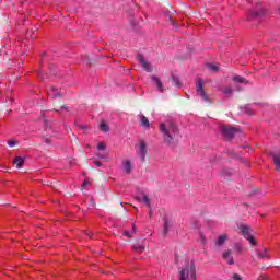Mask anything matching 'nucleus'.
Returning a JSON list of instances; mask_svg holds the SVG:
<instances>
[{
	"label": "nucleus",
	"mask_w": 280,
	"mask_h": 280,
	"mask_svg": "<svg viewBox=\"0 0 280 280\" xmlns=\"http://www.w3.org/2000/svg\"><path fill=\"white\" fill-rule=\"evenodd\" d=\"M160 130L163 133L165 143H174V139H176V135H178V127H176L174 122H162Z\"/></svg>",
	"instance_id": "obj_1"
},
{
	"label": "nucleus",
	"mask_w": 280,
	"mask_h": 280,
	"mask_svg": "<svg viewBox=\"0 0 280 280\" xmlns=\"http://www.w3.org/2000/svg\"><path fill=\"white\" fill-rule=\"evenodd\" d=\"M179 280H196V265L194 262L182 269Z\"/></svg>",
	"instance_id": "obj_2"
},
{
	"label": "nucleus",
	"mask_w": 280,
	"mask_h": 280,
	"mask_svg": "<svg viewBox=\"0 0 280 280\" xmlns=\"http://www.w3.org/2000/svg\"><path fill=\"white\" fill-rule=\"evenodd\" d=\"M221 135L226 139L228 141H231L237 135L238 130L235 127L223 125L220 127Z\"/></svg>",
	"instance_id": "obj_3"
},
{
	"label": "nucleus",
	"mask_w": 280,
	"mask_h": 280,
	"mask_svg": "<svg viewBox=\"0 0 280 280\" xmlns=\"http://www.w3.org/2000/svg\"><path fill=\"white\" fill-rule=\"evenodd\" d=\"M196 89H197V95H200L203 102H208V104H211V98H209V94L205 92V83L202 82V79H198L196 81Z\"/></svg>",
	"instance_id": "obj_4"
},
{
	"label": "nucleus",
	"mask_w": 280,
	"mask_h": 280,
	"mask_svg": "<svg viewBox=\"0 0 280 280\" xmlns=\"http://www.w3.org/2000/svg\"><path fill=\"white\" fill-rule=\"evenodd\" d=\"M240 231L243 237L249 242L250 246H257V241H255V236L250 235V228L248 225H241Z\"/></svg>",
	"instance_id": "obj_5"
},
{
	"label": "nucleus",
	"mask_w": 280,
	"mask_h": 280,
	"mask_svg": "<svg viewBox=\"0 0 280 280\" xmlns=\"http://www.w3.org/2000/svg\"><path fill=\"white\" fill-rule=\"evenodd\" d=\"M138 155L140 156V160L142 161V163L148 162V144L143 140H141L139 143Z\"/></svg>",
	"instance_id": "obj_6"
},
{
	"label": "nucleus",
	"mask_w": 280,
	"mask_h": 280,
	"mask_svg": "<svg viewBox=\"0 0 280 280\" xmlns=\"http://www.w3.org/2000/svg\"><path fill=\"white\" fill-rule=\"evenodd\" d=\"M137 59L140 62L141 67H143L144 71H148V73H152V66H150V62L145 60L143 55H138Z\"/></svg>",
	"instance_id": "obj_7"
},
{
	"label": "nucleus",
	"mask_w": 280,
	"mask_h": 280,
	"mask_svg": "<svg viewBox=\"0 0 280 280\" xmlns=\"http://www.w3.org/2000/svg\"><path fill=\"white\" fill-rule=\"evenodd\" d=\"M222 257L230 266H233V264H235V260L233 259V253L231 252V249L224 252Z\"/></svg>",
	"instance_id": "obj_8"
},
{
	"label": "nucleus",
	"mask_w": 280,
	"mask_h": 280,
	"mask_svg": "<svg viewBox=\"0 0 280 280\" xmlns=\"http://www.w3.org/2000/svg\"><path fill=\"white\" fill-rule=\"evenodd\" d=\"M132 249L137 253H143L145 250V241H138L132 245Z\"/></svg>",
	"instance_id": "obj_9"
},
{
	"label": "nucleus",
	"mask_w": 280,
	"mask_h": 280,
	"mask_svg": "<svg viewBox=\"0 0 280 280\" xmlns=\"http://www.w3.org/2000/svg\"><path fill=\"white\" fill-rule=\"evenodd\" d=\"M122 172L125 174H132V162H130V160H125L122 162Z\"/></svg>",
	"instance_id": "obj_10"
},
{
	"label": "nucleus",
	"mask_w": 280,
	"mask_h": 280,
	"mask_svg": "<svg viewBox=\"0 0 280 280\" xmlns=\"http://www.w3.org/2000/svg\"><path fill=\"white\" fill-rule=\"evenodd\" d=\"M151 80L152 82H154L160 93H165V88H163V82H161V79H159L158 77H151Z\"/></svg>",
	"instance_id": "obj_11"
},
{
	"label": "nucleus",
	"mask_w": 280,
	"mask_h": 280,
	"mask_svg": "<svg viewBox=\"0 0 280 280\" xmlns=\"http://www.w3.org/2000/svg\"><path fill=\"white\" fill-rule=\"evenodd\" d=\"M232 82H235L236 84H250V81L246 80V78L242 75H234L232 78Z\"/></svg>",
	"instance_id": "obj_12"
},
{
	"label": "nucleus",
	"mask_w": 280,
	"mask_h": 280,
	"mask_svg": "<svg viewBox=\"0 0 280 280\" xmlns=\"http://www.w3.org/2000/svg\"><path fill=\"white\" fill-rule=\"evenodd\" d=\"M13 165H15L18 170H21V167L25 165V159L21 156H16L15 159H13Z\"/></svg>",
	"instance_id": "obj_13"
},
{
	"label": "nucleus",
	"mask_w": 280,
	"mask_h": 280,
	"mask_svg": "<svg viewBox=\"0 0 280 280\" xmlns=\"http://www.w3.org/2000/svg\"><path fill=\"white\" fill-rule=\"evenodd\" d=\"M50 97H52L54 100L58 98V97H62V93L59 92L56 88H51L50 92H49Z\"/></svg>",
	"instance_id": "obj_14"
},
{
	"label": "nucleus",
	"mask_w": 280,
	"mask_h": 280,
	"mask_svg": "<svg viewBox=\"0 0 280 280\" xmlns=\"http://www.w3.org/2000/svg\"><path fill=\"white\" fill-rule=\"evenodd\" d=\"M171 226H172V221H170L167 218H165L164 219L163 235H166L170 232Z\"/></svg>",
	"instance_id": "obj_15"
},
{
	"label": "nucleus",
	"mask_w": 280,
	"mask_h": 280,
	"mask_svg": "<svg viewBox=\"0 0 280 280\" xmlns=\"http://www.w3.org/2000/svg\"><path fill=\"white\" fill-rule=\"evenodd\" d=\"M172 85L176 86L177 89H180L183 86V83H180V79L176 75L172 77Z\"/></svg>",
	"instance_id": "obj_16"
},
{
	"label": "nucleus",
	"mask_w": 280,
	"mask_h": 280,
	"mask_svg": "<svg viewBox=\"0 0 280 280\" xmlns=\"http://www.w3.org/2000/svg\"><path fill=\"white\" fill-rule=\"evenodd\" d=\"M225 97H231L233 95V89L231 86H225L221 90Z\"/></svg>",
	"instance_id": "obj_17"
},
{
	"label": "nucleus",
	"mask_w": 280,
	"mask_h": 280,
	"mask_svg": "<svg viewBox=\"0 0 280 280\" xmlns=\"http://www.w3.org/2000/svg\"><path fill=\"white\" fill-rule=\"evenodd\" d=\"M273 164L276 166L277 172H280V154L273 155Z\"/></svg>",
	"instance_id": "obj_18"
},
{
	"label": "nucleus",
	"mask_w": 280,
	"mask_h": 280,
	"mask_svg": "<svg viewBox=\"0 0 280 280\" xmlns=\"http://www.w3.org/2000/svg\"><path fill=\"white\" fill-rule=\"evenodd\" d=\"M140 124L142 128H150V120H148V117L141 116Z\"/></svg>",
	"instance_id": "obj_19"
},
{
	"label": "nucleus",
	"mask_w": 280,
	"mask_h": 280,
	"mask_svg": "<svg viewBox=\"0 0 280 280\" xmlns=\"http://www.w3.org/2000/svg\"><path fill=\"white\" fill-rule=\"evenodd\" d=\"M224 242H226V235H220L215 242V246H224Z\"/></svg>",
	"instance_id": "obj_20"
},
{
	"label": "nucleus",
	"mask_w": 280,
	"mask_h": 280,
	"mask_svg": "<svg viewBox=\"0 0 280 280\" xmlns=\"http://www.w3.org/2000/svg\"><path fill=\"white\" fill-rule=\"evenodd\" d=\"M100 130L102 132H108L109 128H108V124H106L105 121H102L100 125Z\"/></svg>",
	"instance_id": "obj_21"
},
{
	"label": "nucleus",
	"mask_w": 280,
	"mask_h": 280,
	"mask_svg": "<svg viewBox=\"0 0 280 280\" xmlns=\"http://www.w3.org/2000/svg\"><path fill=\"white\" fill-rule=\"evenodd\" d=\"M142 202H143L144 205H147V207H148L149 209H152V205L150 203V198L148 197V195H144V196L142 197Z\"/></svg>",
	"instance_id": "obj_22"
},
{
	"label": "nucleus",
	"mask_w": 280,
	"mask_h": 280,
	"mask_svg": "<svg viewBox=\"0 0 280 280\" xmlns=\"http://www.w3.org/2000/svg\"><path fill=\"white\" fill-rule=\"evenodd\" d=\"M261 14H264V13L259 12V11H254L250 14V19H259V16H261Z\"/></svg>",
	"instance_id": "obj_23"
},
{
	"label": "nucleus",
	"mask_w": 280,
	"mask_h": 280,
	"mask_svg": "<svg viewBox=\"0 0 280 280\" xmlns=\"http://www.w3.org/2000/svg\"><path fill=\"white\" fill-rule=\"evenodd\" d=\"M8 145H9V148H14V145H19V141H16V140H9L8 141Z\"/></svg>",
	"instance_id": "obj_24"
},
{
	"label": "nucleus",
	"mask_w": 280,
	"mask_h": 280,
	"mask_svg": "<svg viewBox=\"0 0 280 280\" xmlns=\"http://www.w3.org/2000/svg\"><path fill=\"white\" fill-rule=\"evenodd\" d=\"M256 255H257L258 259H266V253H261L260 250H257Z\"/></svg>",
	"instance_id": "obj_25"
},
{
	"label": "nucleus",
	"mask_w": 280,
	"mask_h": 280,
	"mask_svg": "<svg viewBox=\"0 0 280 280\" xmlns=\"http://www.w3.org/2000/svg\"><path fill=\"white\" fill-rule=\"evenodd\" d=\"M222 176H231L233 172L231 170H224L221 172Z\"/></svg>",
	"instance_id": "obj_26"
},
{
	"label": "nucleus",
	"mask_w": 280,
	"mask_h": 280,
	"mask_svg": "<svg viewBox=\"0 0 280 280\" xmlns=\"http://www.w3.org/2000/svg\"><path fill=\"white\" fill-rule=\"evenodd\" d=\"M209 69H211V71H219L218 66L215 65H209Z\"/></svg>",
	"instance_id": "obj_27"
},
{
	"label": "nucleus",
	"mask_w": 280,
	"mask_h": 280,
	"mask_svg": "<svg viewBox=\"0 0 280 280\" xmlns=\"http://www.w3.org/2000/svg\"><path fill=\"white\" fill-rule=\"evenodd\" d=\"M94 164L96 165V167H102V162L100 161H94Z\"/></svg>",
	"instance_id": "obj_28"
},
{
	"label": "nucleus",
	"mask_w": 280,
	"mask_h": 280,
	"mask_svg": "<svg viewBox=\"0 0 280 280\" xmlns=\"http://www.w3.org/2000/svg\"><path fill=\"white\" fill-rule=\"evenodd\" d=\"M86 185H89V179L83 180L82 187H86Z\"/></svg>",
	"instance_id": "obj_29"
},
{
	"label": "nucleus",
	"mask_w": 280,
	"mask_h": 280,
	"mask_svg": "<svg viewBox=\"0 0 280 280\" xmlns=\"http://www.w3.org/2000/svg\"><path fill=\"white\" fill-rule=\"evenodd\" d=\"M122 235H125V237H130V232L125 231V232L122 233Z\"/></svg>",
	"instance_id": "obj_30"
},
{
	"label": "nucleus",
	"mask_w": 280,
	"mask_h": 280,
	"mask_svg": "<svg viewBox=\"0 0 280 280\" xmlns=\"http://www.w3.org/2000/svg\"><path fill=\"white\" fill-rule=\"evenodd\" d=\"M97 148H98L100 150H104L105 145H104V143H100V144L97 145Z\"/></svg>",
	"instance_id": "obj_31"
},
{
	"label": "nucleus",
	"mask_w": 280,
	"mask_h": 280,
	"mask_svg": "<svg viewBox=\"0 0 280 280\" xmlns=\"http://www.w3.org/2000/svg\"><path fill=\"white\" fill-rule=\"evenodd\" d=\"M131 233H137V225L132 224V232Z\"/></svg>",
	"instance_id": "obj_32"
},
{
	"label": "nucleus",
	"mask_w": 280,
	"mask_h": 280,
	"mask_svg": "<svg viewBox=\"0 0 280 280\" xmlns=\"http://www.w3.org/2000/svg\"><path fill=\"white\" fill-rule=\"evenodd\" d=\"M60 108H61V109L65 108V110L69 112V108L67 107V105H61Z\"/></svg>",
	"instance_id": "obj_33"
},
{
	"label": "nucleus",
	"mask_w": 280,
	"mask_h": 280,
	"mask_svg": "<svg viewBox=\"0 0 280 280\" xmlns=\"http://www.w3.org/2000/svg\"><path fill=\"white\" fill-rule=\"evenodd\" d=\"M136 200H138V202H142L141 197H136Z\"/></svg>",
	"instance_id": "obj_34"
},
{
	"label": "nucleus",
	"mask_w": 280,
	"mask_h": 280,
	"mask_svg": "<svg viewBox=\"0 0 280 280\" xmlns=\"http://www.w3.org/2000/svg\"><path fill=\"white\" fill-rule=\"evenodd\" d=\"M200 237H201L202 242H205V234L200 233Z\"/></svg>",
	"instance_id": "obj_35"
},
{
	"label": "nucleus",
	"mask_w": 280,
	"mask_h": 280,
	"mask_svg": "<svg viewBox=\"0 0 280 280\" xmlns=\"http://www.w3.org/2000/svg\"><path fill=\"white\" fill-rule=\"evenodd\" d=\"M45 142L46 143H51V141L49 139H47V138L45 139Z\"/></svg>",
	"instance_id": "obj_36"
},
{
	"label": "nucleus",
	"mask_w": 280,
	"mask_h": 280,
	"mask_svg": "<svg viewBox=\"0 0 280 280\" xmlns=\"http://www.w3.org/2000/svg\"><path fill=\"white\" fill-rule=\"evenodd\" d=\"M98 159H104V156H102V154H97Z\"/></svg>",
	"instance_id": "obj_37"
},
{
	"label": "nucleus",
	"mask_w": 280,
	"mask_h": 280,
	"mask_svg": "<svg viewBox=\"0 0 280 280\" xmlns=\"http://www.w3.org/2000/svg\"><path fill=\"white\" fill-rule=\"evenodd\" d=\"M54 110H56V113H59V112H60V109H58V108H55Z\"/></svg>",
	"instance_id": "obj_38"
},
{
	"label": "nucleus",
	"mask_w": 280,
	"mask_h": 280,
	"mask_svg": "<svg viewBox=\"0 0 280 280\" xmlns=\"http://www.w3.org/2000/svg\"><path fill=\"white\" fill-rule=\"evenodd\" d=\"M149 214L152 215V210L150 209Z\"/></svg>",
	"instance_id": "obj_39"
},
{
	"label": "nucleus",
	"mask_w": 280,
	"mask_h": 280,
	"mask_svg": "<svg viewBox=\"0 0 280 280\" xmlns=\"http://www.w3.org/2000/svg\"><path fill=\"white\" fill-rule=\"evenodd\" d=\"M89 237H93V235H91V233H88Z\"/></svg>",
	"instance_id": "obj_40"
},
{
	"label": "nucleus",
	"mask_w": 280,
	"mask_h": 280,
	"mask_svg": "<svg viewBox=\"0 0 280 280\" xmlns=\"http://www.w3.org/2000/svg\"><path fill=\"white\" fill-rule=\"evenodd\" d=\"M52 75H56V71H52Z\"/></svg>",
	"instance_id": "obj_41"
}]
</instances>
